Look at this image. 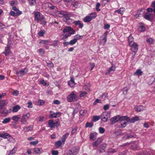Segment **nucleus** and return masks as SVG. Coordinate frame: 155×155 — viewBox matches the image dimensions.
<instances>
[{
  "mask_svg": "<svg viewBox=\"0 0 155 155\" xmlns=\"http://www.w3.org/2000/svg\"><path fill=\"white\" fill-rule=\"evenodd\" d=\"M68 85L70 86L71 87H73L74 86L75 83L73 78L71 77V80L68 81Z\"/></svg>",
  "mask_w": 155,
  "mask_h": 155,
  "instance_id": "obj_22",
  "label": "nucleus"
},
{
  "mask_svg": "<svg viewBox=\"0 0 155 155\" xmlns=\"http://www.w3.org/2000/svg\"><path fill=\"white\" fill-rule=\"evenodd\" d=\"M106 145L105 144H103L101 145L100 146V148L102 149V151L101 150H100L99 151L101 152H103L105 151L104 149L105 148Z\"/></svg>",
  "mask_w": 155,
  "mask_h": 155,
  "instance_id": "obj_44",
  "label": "nucleus"
},
{
  "mask_svg": "<svg viewBox=\"0 0 155 155\" xmlns=\"http://www.w3.org/2000/svg\"><path fill=\"white\" fill-rule=\"evenodd\" d=\"M128 41H129V45H130V44L131 43V44H133L134 43L133 41V38L131 36H130L128 37Z\"/></svg>",
  "mask_w": 155,
  "mask_h": 155,
  "instance_id": "obj_41",
  "label": "nucleus"
},
{
  "mask_svg": "<svg viewBox=\"0 0 155 155\" xmlns=\"http://www.w3.org/2000/svg\"><path fill=\"white\" fill-rule=\"evenodd\" d=\"M69 32V33L68 34V36H70L71 35L74 34L75 33V31L72 28H71V29Z\"/></svg>",
  "mask_w": 155,
  "mask_h": 155,
  "instance_id": "obj_49",
  "label": "nucleus"
},
{
  "mask_svg": "<svg viewBox=\"0 0 155 155\" xmlns=\"http://www.w3.org/2000/svg\"><path fill=\"white\" fill-rule=\"evenodd\" d=\"M63 143H62L60 140H58L55 143V146L57 148H59L62 145Z\"/></svg>",
  "mask_w": 155,
  "mask_h": 155,
  "instance_id": "obj_39",
  "label": "nucleus"
},
{
  "mask_svg": "<svg viewBox=\"0 0 155 155\" xmlns=\"http://www.w3.org/2000/svg\"><path fill=\"white\" fill-rule=\"evenodd\" d=\"M48 5L49 8L51 10H54V11L55 12L56 11V10H57L56 9H57V8L56 7L52 5L50 3H48L47 4Z\"/></svg>",
  "mask_w": 155,
  "mask_h": 155,
  "instance_id": "obj_34",
  "label": "nucleus"
},
{
  "mask_svg": "<svg viewBox=\"0 0 155 155\" xmlns=\"http://www.w3.org/2000/svg\"><path fill=\"white\" fill-rule=\"evenodd\" d=\"M107 32H105L104 35V38L102 40V41H104V44H105L107 41Z\"/></svg>",
  "mask_w": 155,
  "mask_h": 155,
  "instance_id": "obj_53",
  "label": "nucleus"
},
{
  "mask_svg": "<svg viewBox=\"0 0 155 155\" xmlns=\"http://www.w3.org/2000/svg\"><path fill=\"white\" fill-rule=\"evenodd\" d=\"M143 74V72L141 71V70L140 69L137 70L134 73V75H137L138 76H140L142 75Z\"/></svg>",
  "mask_w": 155,
  "mask_h": 155,
  "instance_id": "obj_33",
  "label": "nucleus"
},
{
  "mask_svg": "<svg viewBox=\"0 0 155 155\" xmlns=\"http://www.w3.org/2000/svg\"><path fill=\"white\" fill-rule=\"evenodd\" d=\"M74 38L77 41L78 40L81 39L83 37V35H80L78 34L75 35L74 36Z\"/></svg>",
  "mask_w": 155,
  "mask_h": 155,
  "instance_id": "obj_43",
  "label": "nucleus"
},
{
  "mask_svg": "<svg viewBox=\"0 0 155 155\" xmlns=\"http://www.w3.org/2000/svg\"><path fill=\"white\" fill-rule=\"evenodd\" d=\"M69 135V134L68 133H67L66 134H64L62 138H61V140L62 141V142L63 143V144L64 143V142L66 139L68 137Z\"/></svg>",
  "mask_w": 155,
  "mask_h": 155,
  "instance_id": "obj_29",
  "label": "nucleus"
},
{
  "mask_svg": "<svg viewBox=\"0 0 155 155\" xmlns=\"http://www.w3.org/2000/svg\"><path fill=\"white\" fill-rule=\"evenodd\" d=\"M35 19L38 22L39 21H41L42 20L44 19V16L41 15V13L38 12H37L34 13Z\"/></svg>",
  "mask_w": 155,
  "mask_h": 155,
  "instance_id": "obj_3",
  "label": "nucleus"
},
{
  "mask_svg": "<svg viewBox=\"0 0 155 155\" xmlns=\"http://www.w3.org/2000/svg\"><path fill=\"white\" fill-rule=\"evenodd\" d=\"M50 42V41L49 40H42L40 42V43H42L43 44L47 45Z\"/></svg>",
  "mask_w": 155,
  "mask_h": 155,
  "instance_id": "obj_45",
  "label": "nucleus"
},
{
  "mask_svg": "<svg viewBox=\"0 0 155 155\" xmlns=\"http://www.w3.org/2000/svg\"><path fill=\"white\" fill-rule=\"evenodd\" d=\"M78 109L75 108L74 109L73 112L72 113V114L73 118H74V117L75 114H76L78 112Z\"/></svg>",
  "mask_w": 155,
  "mask_h": 155,
  "instance_id": "obj_57",
  "label": "nucleus"
},
{
  "mask_svg": "<svg viewBox=\"0 0 155 155\" xmlns=\"http://www.w3.org/2000/svg\"><path fill=\"white\" fill-rule=\"evenodd\" d=\"M87 113V110H81L79 111V114L81 115L84 116Z\"/></svg>",
  "mask_w": 155,
  "mask_h": 155,
  "instance_id": "obj_36",
  "label": "nucleus"
},
{
  "mask_svg": "<svg viewBox=\"0 0 155 155\" xmlns=\"http://www.w3.org/2000/svg\"><path fill=\"white\" fill-rule=\"evenodd\" d=\"M10 44H8L7 47L5 48V51L4 52V53L5 56H7L11 52L10 51Z\"/></svg>",
  "mask_w": 155,
  "mask_h": 155,
  "instance_id": "obj_14",
  "label": "nucleus"
},
{
  "mask_svg": "<svg viewBox=\"0 0 155 155\" xmlns=\"http://www.w3.org/2000/svg\"><path fill=\"white\" fill-rule=\"evenodd\" d=\"M140 120L139 117L137 116H136L134 117H133L131 119L129 118L128 120V122H129L131 123H133L139 120Z\"/></svg>",
  "mask_w": 155,
  "mask_h": 155,
  "instance_id": "obj_12",
  "label": "nucleus"
},
{
  "mask_svg": "<svg viewBox=\"0 0 155 155\" xmlns=\"http://www.w3.org/2000/svg\"><path fill=\"white\" fill-rule=\"evenodd\" d=\"M45 32V31L44 30H42L40 31L38 33V35L40 37L43 36Z\"/></svg>",
  "mask_w": 155,
  "mask_h": 155,
  "instance_id": "obj_48",
  "label": "nucleus"
},
{
  "mask_svg": "<svg viewBox=\"0 0 155 155\" xmlns=\"http://www.w3.org/2000/svg\"><path fill=\"white\" fill-rule=\"evenodd\" d=\"M72 20L73 21L72 23H74L75 26H77L78 25L79 28H82L83 27L84 25L83 24L81 21L79 20L74 21V20Z\"/></svg>",
  "mask_w": 155,
  "mask_h": 155,
  "instance_id": "obj_15",
  "label": "nucleus"
},
{
  "mask_svg": "<svg viewBox=\"0 0 155 155\" xmlns=\"http://www.w3.org/2000/svg\"><path fill=\"white\" fill-rule=\"evenodd\" d=\"M0 137L4 139H7L11 137V136L8 133H4L0 134Z\"/></svg>",
  "mask_w": 155,
  "mask_h": 155,
  "instance_id": "obj_18",
  "label": "nucleus"
},
{
  "mask_svg": "<svg viewBox=\"0 0 155 155\" xmlns=\"http://www.w3.org/2000/svg\"><path fill=\"white\" fill-rule=\"evenodd\" d=\"M12 9L14 10V11L15 12L16 14H18V15H21L22 12L21 11H19L17 8L15 6H13L12 8Z\"/></svg>",
  "mask_w": 155,
  "mask_h": 155,
  "instance_id": "obj_27",
  "label": "nucleus"
},
{
  "mask_svg": "<svg viewBox=\"0 0 155 155\" xmlns=\"http://www.w3.org/2000/svg\"><path fill=\"white\" fill-rule=\"evenodd\" d=\"M116 68V67L115 66H111L107 70V71L105 73V75H108L111 73L112 71H115V70Z\"/></svg>",
  "mask_w": 155,
  "mask_h": 155,
  "instance_id": "obj_16",
  "label": "nucleus"
},
{
  "mask_svg": "<svg viewBox=\"0 0 155 155\" xmlns=\"http://www.w3.org/2000/svg\"><path fill=\"white\" fill-rule=\"evenodd\" d=\"M93 122H91L90 123H89L88 122H87L86 124L85 127H89L91 128L93 127Z\"/></svg>",
  "mask_w": 155,
  "mask_h": 155,
  "instance_id": "obj_40",
  "label": "nucleus"
},
{
  "mask_svg": "<svg viewBox=\"0 0 155 155\" xmlns=\"http://www.w3.org/2000/svg\"><path fill=\"white\" fill-rule=\"evenodd\" d=\"M77 127H75L74 128L72 129L71 132V134H74L77 131Z\"/></svg>",
  "mask_w": 155,
  "mask_h": 155,
  "instance_id": "obj_63",
  "label": "nucleus"
},
{
  "mask_svg": "<svg viewBox=\"0 0 155 155\" xmlns=\"http://www.w3.org/2000/svg\"><path fill=\"white\" fill-rule=\"evenodd\" d=\"M16 148H14L12 150L10 151L8 155H12V154H14L15 152V151H16Z\"/></svg>",
  "mask_w": 155,
  "mask_h": 155,
  "instance_id": "obj_55",
  "label": "nucleus"
},
{
  "mask_svg": "<svg viewBox=\"0 0 155 155\" xmlns=\"http://www.w3.org/2000/svg\"><path fill=\"white\" fill-rule=\"evenodd\" d=\"M97 133L95 132L91 133L90 134V138L91 140H95L96 139Z\"/></svg>",
  "mask_w": 155,
  "mask_h": 155,
  "instance_id": "obj_24",
  "label": "nucleus"
},
{
  "mask_svg": "<svg viewBox=\"0 0 155 155\" xmlns=\"http://www.w3.org/2000/svg\"><path fill=\"white\" fill-rule=\"evenodd\" d=\"M78 152V150L76 147H73L69 150L67 155H76Z\"/></svg>",
  "mask_w": 155,
  "mask_h": 155,
  "instance_id": "obj_5",
  "label": "nucleus"
},
{
  "mask_svg": "<svg viewBox=\"0 0 155 155\" xmlns=\"http://www.w3.org/2000/svg\"><path fill=\"white\" fill-rule=\"evenodd\" d=\"M88 16H89V17H92L93 19V18H94L96 17V14L95 12H94L93 13L90 14L88 15Z\"/></svg>",
  "mask_w": 155,
  "mask_h": 155,
  "instance_id": "obj_52",
  "label": "nucleus"
},
{
  "mask_svg": "<svg viewBox=\"0 0 155 155\" xmlns=\"http://www.w3.org/2000/svg\"><path fill=\"white\" fill-rule=\"evenodd\" d=\"M116 152V150L114 149L110 148L109 149L108 151V153H114Z\"/></svg>",
  "mask_w": 155,
  "mask_h": 155,
  "instance_id": "obj_54",
  "label": "nucleus"
},
{
  "mask_svg": "<svg viewBox=\"0 0 155 155\" xmlns=\"http://www.w3.org/2000/svg\"><path fill=\"white\" fill-rule=\"evenodd\" d=\"M103 140V139L101 138H99L97 140L94 142L92 144L93 147H96Z\"/></svg>",
  "mask_w": 155,
  "mask_h": 155,
  "instance_id": "obj_17",
  "label": "nucleus"
},
{
  "mask_svg": "<svg viewBox=\"0 0 155 155\" xmlns=\"http://www.w3.org/2000/svg\"><path fill=\"white\" fill-rule=\"evenodd\" d=\"M119 115L114 116L112 117L110 120L111 124H114L119 120Z\"/></svg>",
  "mask_w": 155,
  "mask_h": 155,
  "instance_id": "obj_13",
  "label": "nucleus"
},
{
  "mask_svg": "<svg viewBox=\"0 0 155 155\" xmlns=\"http://www.w3.org/2000/svg\"><path fill=\"white\" fill-rule=\"evenodd\" d=\"M21 107L19 105H16L13 108L12 112H17L20 109Z\"/></svg>",
  "mask_w": 155,
  "mask_h": 155,
  "instance_id": "obj_28",
  "label": "nucleus"
},
{
  "mask_svg": "<svg viewBox=\"0 0 155 155\" xmlns=\"http://www.w3.org/2000/svg\"><path fill=\"white\" fill-rule=\"evenodd\" d=\"M12 119L15 123H16L19 120L20 118L17 115H14L12 117Z\"/></svg>",
  "mask_w": 155,
  "mask_h": 155,
  "instance_id": "obj_26",
  "label": "nucleus"
},
{
  "mask_svg": "<svg viewBox=\"0 0 155 155\" xmlns=\"http://www.w3.org/2000/svg\"><path fill=\"white\" fill-rule=\"evenodd\" d=\"M100 119V116H93L92 120L93 121H96L98 120H99Z\"/></svg>",
  "mask_w": 155,
  "mask_h": 155,
  "instance_id": "obj_42",
  "label": "nucleus"
},
{
  "mask_svg": "<svg viewBox=\"0 0 155 155\" xmlns=\"http://www.w3.org/2000/svg\"><path fill=\"white\" fill-rule=\"evenodd\" d=\"M77 41V40L74 38V39L71 40L69 42V44L71 45H72L75 44Z\"/></svg>",
  "mask_w": 155,
  "mask_h": 155,
  "instance_id": "obj_46",
  "label": "nucleus"
},
{
  "mask_svg": "<svg viewBox=\"0 0 155 155\" xmlns=\"http://www.w3.org/2000/svg\"><path fill=\"white\" fill-rule=\"evenodd\" d=\"M99 130L100 133L101 134H103L105 132V129L103 127H99Z\"/></svg>",
  "mask_w": 155,
  "mask_h": 155,
  "instance_id": "obj_59",
  "label": "nucleus"
},
{
  "mask_svg": "<svg viewBox=\"0 0 155 155\" xmlns=\"http://www.w3.org/2000/svg\"><path fill=\"white\" fill-rule=\"evenodd\" d=\"M131 47L132 51L133 52H137L138 50V45L137 44L134 42L133 44L130 43L129 45Z\"/></svg>",
  "mask_w": 155,
  "mask_h": 155,
  "instance_id": "obj_10",
  "label": "nucleus"
},
{
  "mask_svg": "<svg viewBox=\"0 0 155 155\" xmlns=\"http://www.w3.org/2000/svg\"><path fill=\"white\" fill-rule=\"evenodd\" d=\"M110 114L107 112H104L101 115L102 120L104 122L107 121L108 119L110 117Z\"/></svg>",
  "mask_w": 155,
  "mask_h": 155,
  "instance_id": "obj_7",
  "label": "nucleus"
},
{
  "mask_svg": "<svg viewBox=\"0 0 155 155\" xmlns=\"http://www.w3.org/2000/svg\"><path fill=\"white\" fill-rule=\"evenodd\" d=\"M12 94L14 96H17L19 94V92L17 90L14 91L12 92Z\"/></svg>",
  "mask_w": 155,
  "mask_h": 155,
  "instance_id": "obj_58",
  "label": "nucleus"
},
{
  "mask_svg": "<svg viewBox=\"0 0 155 155\" xmlns=\"http://www.w3.org/2000/svg\"><path fill=\"white\" fill-rule=\"evenodd\" d=\"M154 16L153 14L147 12L144 15L143 18L147 20L151 21L154 18Z\"/></svg>",
  "mask_w": 155,
  "mask_h": 155,
  "instance_id": "obj_4",
  "label": "nucleus"
},
{
  "mask_svg": "<svg viewBox=\"0 0 155 155\" xmlns=\"http://www.w3.org/2000/svg\"><path fill=\"white\" fill-rule=\"evenodd\" d=\"M29 2L30 5L32 6L36 3L35 0H28Z\"/></svg>",
  "mask_w": 155,
  "mask_h": 155,
  "instance_id": "obj_47",
  "label": "nucleus"
},
{
  "mask_svg": "<svg viewBox=\"0 0 155 155\" xmlns=\"http://www.w3.org/2000/svg\"><path fill=\"white\" fill-rule=\"evenodd\" d=\"M145 27L142 23L141 24L139 27V30L140 32H143L145 30Z\"/></svg>",
  "mask_w": 155,
  "mask_h": 155,
  "instance_id": "obj_31",
  "label": "nucleus"
},
{
  "mask_svg": "<svg viewBox=\"0 0 155 155\" xmlns=\"http://www.w3.org/2000/svg\"><path fill=\"white\" fill-rule=\"evenodd\" d=\"M70 29H71V27L70 26H66L65 28L63 30V32L65 33L68 32H69Z\"/></svg>",
  "mask_w": 155,
  "mask_h": 155,
  "instance_id": "obj_32",
  "label": "nucleus"
},
{
  "mask_svg": "<svg viewBox=\"0 0 155 155\" xmlns=\"http://www.w3.org/2000/svg\"><path fill=\"white\" fill-rule=\"evenodd\" d=\"M38 103L40 105H42L45 103L44 101L43 100H39L38 101Z\"/></svg>",
  "mask_w": 155,
  "mask_h": 155,
  "instance_id": "obj_64",
  "label": "nucleus"
},
{
  "mask_svg": "<svg viewBox=\"0 0 155 155\" xmlns=\"http://www.w3.org/2000/svg\"><path fill=\"white\" fill-rule=\"evenodd\" d=\"M119 120H120L121 122L122 121H124L125 120H127V122H128L129 117L127 116L122 117L119 116Z\"/></svg>",
  "mask_w": 155,
  "mask_h": 155,
  "instance_id": "obj_21",
  "label": "nucleus"
},
{
  "mask_svg": "<svg viewBox=\"0 0 155 155\" xmlns=\"http://www.w3.org/2000/svg\"><path fill=\"white\" fill-rule=\"evenodd\" d=\"M33 127L32 126L30 125L28 127H24L23 128V130L25 132H28L32 130Z\"/></svg>",
  "mask_w": 155,
  "mask_h": 155,
  "instance_id": "obj_20",
  "label": "nucleus"
},
{
  "mask_svg": "<svg viewBox=\"0 0 155 155\" xmlns=\"http://www.w3.org/2000/svg\"><path fill=\"white\" fill-rule=\"evenodd\" d=\"M145 12L144 9H141L138 12V14H136L135 16H137L138 17H139L141 15H143L144 14Z\"/></svg>",
  "mask_w": 155,
  "mask_h": 155,
  "instance_id": "obj_23",
  "label": "nucleus"
},
{
  "mask_svg": "<svg viewBox=\"0 0 155 155\" xmlns=\"http://www.w3.org/2000/svg\"><path fill=\"white\" fill-rule=\"evenodd\" d=\"M124 11V8H120L118 10L115 11L114 12L115 15H117V14H120L122 15L123 12Z\"/></svg>",
  "mask_w": 155,
  "mask_h": 155,
  "instance_id": "obj_19",
  "label": "nucleus"
},
{
  "mask_svg": "<svg viewBox=\"0 0 155 155\" xmlns=\"http://www.w3.org/2000/svg\"><path fill=\"white\" fill-rule=\"evenodd\" d=\"M7 104L6 101V100H3L2 101H0V105L2 108L6 105Z\"/></svg>",
  "mask_w": 155,
  "mask_h": 155,
  "instance_id": "obj_30",
  "label": "nucleus"
},
{
  "mask_svg": "<svg viewBox=\"0 0 155 155\" xmlns=\"http://www.w3.org/2000/svg\"><path fill=\"white\" fill-rule=\"evenodd\" d=\"M108 94L107 93H104L101 96V98L102 99L105 100L106 98L107 97Z\"/></svg>",
  "mask_w": 155,
  "mask_h": 155,
  "instance_id": "obj_50",
  "label": "nucleus"
},
{
  "mask_svg": "<svg viewBox=\"0 0 155 155\" xmlns=\"http://www.w3.org/2000/svg\"><path fill=\"white\" fill-rule=\"evenodd\" d=\"M28 69L25 68L23 69L16 72V74L20 77H21L26 74L28 72Z\"/></svg>",
  "mask_w": 155,
  "mask_h": 155,
  "instance_id": "obj_8",
  "label": "nucleus"
},
{
  "mask_svg": "<svg viewBox=\"0 0 155 155\" xmlns=\"http://www.w3.org/2000/svg\"><path fill=\"white\" fill-rule=\"evenodd\" d=\"M126 122L125 121L123 122H121L120 123V127H124L126 126Z\"/></svg>",
  "mask_w": 155,
  "mask_h": 155,
  "instance_id": "obj_62",
  "label": "nucleus"
},
{
  "mask_svg": "<svg viewBox=\"0 0 155 155\" xmlns=\"http://www.w3.org/2000/svg\"><path fill=\"white\" fill-rule=\"evenodd\" d=\"M147 41L149 44H152L153 43L154 41L152 38H150L147 39Z\"/></svg>",
  "mask_w": 155,
  "mask_h": 155,
  "instance_id": "obj_51",
  "label": "nucleus"
},
{
  "mask_svg": "<svg viewBox=\"0 0 155 155\" xmlns=\"http://www.w3.org/2000/svg\"><path fill=\"white\" fill-rule=\"evenodd\" d=\"M48 125L51 128L54 127H58L59 124V119L58 121L54 123L53 120H50L48 121Z\"/></svg>",
  "mask_w": 155,
  "mask_h": 155,
  "instance_id": "obj_6",
  "label": "nucleus"
},
{
  "mask_svg": "<svg viewBox=\"0 0 155 155\" xmlns=\"http://www.w3.org/2000/svg\"><path fill=\"white\" fill-rule=\"evenodd\" d=\"M50 116L51 118L59 117L61 116V114L59 112L54 113L52 111H50Z\"/></svg>",
  "mask_w": 155,
  "mask_h": 155,
  "instance_id": "obj_9",
  "label": "nucleus"
},
{
  "mask_svg": "<svg viewBox=\"0 0 155 155\" xmlns=\"http://www.w3.org/2000/svg\"><path fill=\"white\" fill-rule=\"evenodd\" d=\"M100 4L99 3H98L97 4L96 6V9L97 12H99L100 11V9L99 8V7L100 6Z\"/></svg>",
  "mask_w": 155,
  "mask_h": 155,
  "instance_id": "obj_56",
  "label": "nucleus"
},
{
  "mask_svg": "<svg viewBox=\"0 0 155 155\" xmlns=\"http://www.w3.org/2000/svg\"><path fill=\"white\" fill-rule=\"evenodd\" d=\"M41 150H42L41 149L39 148L38 147H36L34 148V153L36 154L40 153L41 152Z\"/></svg>",
  "mask_w": 155,
  "mask_h": 155,
  "instance_id": "obj_37",
  "label": "nucleus"
},
{
  "mask_svg": "<svg viewBox=\"0 0 155 155\" xmlns=\"http://www.w3.org/2000/svg\"><path fill=\"white\" fill-rule=\"evenodd\" d=\"M30 117L29 113L24 114L22 115L21 119V124L25 125L27 123V120Z\"/></svg>",
  "mask_w": 155,
  "mask_h": 155,
  "instance_id": "obj_2",
  "label": "nucleus"
},
{
  "mask_svg": "<svg viewBox=\"0 0 155 155\" xmlns=\"http://www.w3.org/2000/svg\"><path fill=\"white\" fill-rule=\"evenodd\" d=\"M77 95L74 93L71 94L68 96L67 97L68 101L70 102L73 101L75 99Z\"/></svg>",
  "mask_w": 155,
  "mask_h": 155,
  "instance_id": "obj_11",
  "label": "nucleus"
},
{
  "mask_svg": "<svg viewBox=\"0 0 155 155\" xmlns=\"http://www.w3.org/2000/svg\"><path fill=\"white\" fill-rule=\"evenodd\" d=\"M71 14L67 11L62 10L59 11L56 10V11L53 13V15L55 16H58L60 17H64L63 19L64 21L68 25L71 24L73 22V21L71 18L69 16Z\"/></svg>",
  "mask_w": 155,
  "mask_h": 155,
  "instance_id": "obj_1",
  "label": "nucleus"
},
{
  "mask_svg": "<svg viewBox=\"0 0 155 155\" xmlns=\"http://www.w3.org/2000/svg\"><path fill=\"white\" fill-rule=\"evenodd\" d=\"M136 109L137 111L138 112H139L143 111L144 110V108L142 106H139L137 107Z\"/></svg>",
  "mask_w": 155,
  "mask_h": 155,
  "instance_id": "obj_35",
  "label": "nucleus"
},
{
  "mask_svg": "<svg viewBox=\"0 0 155 155\" xmlns=\"http://www.w3.org/2000/svg\"><path fill=\"white\" fill-rule=\"evenodd\" d=\"M92 19V17H89L88 15L86 16L83 19V21L85 22H89Z\"/></svg>",
  "mask_w": 155,
  "mask_h": 155,
  "instance_id": "obj_25",
  "label": "nucleus"
},
{
  "mask_svg": "<svg viewBox=\"0 0 155 155\" xmlns=\"http://www.w3.org/2000/svg\"><path fill=\"white\" fill-rule=\"evenodd\" d=\"M11 120V118L10 117H7L5 118L2 121V123L3 124H6L8 123Z\"/></svg>",
  "mask_w": 155,
  "mask_h": 155,
  "instance_id": "obj_38",
  "label": "nucleus"
},
{
  "mask_svg": "<svg viewBox=\"0 0 155 155\" xmlns=\"http://www.w3.org/2000/svg\"><path fill=\"white\" fill-rule=\"evenodd\" d=\"M10 14L11 16H16L18 15L17 14L12 11L10 12Z\"/></svg>",
  "mask_w": 155,
  "mask_h": 155,
  "instance_id": "obj_60",
  "label": "nucleus"
},
{
  "mask_svg": "<svg viewBox=\"0 0 155 155\" xmlns=\"http://www.w3.org/2000/svg\"><path fill=\"white\" fill-rule=\"evenodd\" d=\"M28 108H32L33 107L32 103L31 101H29L28 103Z\"/></svg>",
  "mask_w": 155,
  "mask_h": 155,
  "instance_id": "obj_61",
  "label": "nucleus"
}]
</instances>
